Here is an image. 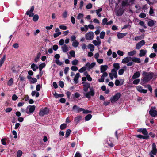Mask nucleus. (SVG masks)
Returning <instances> with one entry per match:
<instances>
[{"label": "nucleus", "mask_w": 157, "mask_h": 157, "mask_svg": "<svg viewBox=\"0 0 157 157\" xmlns=\"http://www.w3.org/2000/svg\"><path fill=\"white\" fill-rule=\"evenodd\" d=\"M143 77L142 78L140 84L144 85L145 83L150 81L154 76V73L152 72H147L145 71L143 72Z\"/></svg>", "instance_id": "nucleus-1"}, {"label": "nucleus", "mask_w": 157, "mask_h": 157, "mask_svg": "<svg viewBox=\"0 0 157 157\" xmlns=\"http://www.w3.org/2000/svg\"><path fill=\"white\" fill-rule=\"evenodd\" d=\"M132 58L130 56H127L124 58L122 60V63L124 64L127 63V66H131L133 64V63L132 61Z\"/></svg>", "instance_id": "nucleus-2"}, {"label": "nucleus", "mask_w": 157, "mask_h": 157, "mask_svg": "<svg viewBox=\"0 0 157 157\" xmlns=\"http://www.w3.org/2000/svg\"><path fill=\"white\" fill-rule=\"evenodd\" d=\"M84 96L88 98H90L91 96H94L95 94L94 90L93 87L90 88V90L89 92H83Z\"/></svg>", "instance_id": "nucleus-3"}, {"label": "nucleus", "mask_w": 157, "mask_h": 157, "mask_svg": "<svg viewBox=\"0 0 157 157\" xmlns=\"http://www.w3.org/2000/svg\"><path fill=\"white\" fill-rule=\"evenodd\" d=\"M35 108L36 107L35 105H29L25 109V112L28 114L30 115L34 112Z\"/></svg>", "instance_id": "nucleus-4"}, {"label": "nucleus", "mask_w": 157, "mask_h": 157, "mask_svg": "<svg viewBox=\"0 0 157 157\" xmlns=\"http://www.w3.org/2000/svg\"><path fill=\"white\" fill-rule=\"evenodd\" d=\"M94 36V32L90 31L86 34L85 37L86 40H90L93 39Z\"/></svg>", "instance_id": "nucleus-5"}, {"label": "nucleus", "mask_w": 157, "mask_h": 157, "mask_svg": "<svg viewBox=\"0 0 157 157\" xmlns=\"http://www.w3.org/2000/svg\"><path fill=\"white\" fill-rule=\"evenodd\" d=\"M155 107H151L149 111V114L152 117H155L157 116V111Z\"/></svg>", "instance_id": "nucleus-6"}, {"label": "nucleus", "mask_w": 157, "mask_h": 157, "mask_svg": "<svg viewBox=\"0 0 157 157\" xmlns=\"http://www.w3.org/2000/svg\"><path fill=\"white\" fill-rule=\"evenodd\" d=\"M121 96V94L119 93H116L114 96L111 97L110 100L111 102L113 103L117 101Z\"/></svg>", "instance_id": "nucleus-7"}, {"label": "nucleus", "mask_w": 157, "mask_h": 157, "mask_svg": "<svg viewBox=\"0 0 157 157\" xmlns=\"http://www.w3.org/2000/svg\"><path fill=\"white\" fill-rule=\"evenodd\" d=\"M49 113V109L47 107L41 109L39 112V115L41 116H43L45 115L48 114Z\"/></svg>", "instance_id": "nucleus-8"}, {"label": "nucleus", "mask_w": 157, "mask_h": 157, "mask_svg": "<svg viewBox=\"0 0 157 157\" xmlns=\"http://www.w3.org/2000/svg\"><path fill=\"white\" fill-rule=\"evenodd\" d=\"M82 84L83 85V90L84 92H87L88 91L89 88L90 89V84L88 82H82Z\"/></svg>", "instance_id": "nucleus-9"}, {"label": "nucleus", "mask_w": 157, "mask_h": 157, "mask_svg": "<svg viewBox=\"0 0 157 157\" xmlns=\"http://www.w3.org/2000/svg\"><path fill=\"white\" fill-rule=\"evenodd\" d=\"M124 10L123 7L121 6L116 11V14L117 16H121L124 13Z\"/></svg>", "instance_id": "nucleus-10"}, {"label": "nucleus", "mask_w": 157, "mask_h": 157, "mask_svg": "<svg viewBox=\"0 0 157 157\" xmlns=\"http://www.w3.org/2000/svg\"><path fill=\"white\" fill-rule=\"evenodd\" d=\"M95 65L96 63L95 62H93L91 64H90L89 62H87L85 66L86 67V68L88 70H90L93 68Z\"/></svg>", "instance_id": "nucleus-11"}, {"label": "nucleus", "mask_w": 157, "mask_h": 157, "mask_svg": "<svg viewBox=\"0 0 157 157\" xmlns=\"http://www.w3.org/2000/svg\"><path fill=\"white\" fill-rule=\"evenodd\" d=\"M152 149L150 153H151L153 155H156L157 153V149L156 147V145L155 143H153L152 144Z\"/></svg>", "instance_id": "nucleus-12"}, {"label": "nucleus", "mask_w": 157, "mask_h": 157, "mask_svg": "<svg viewBox=\"0 0 157 157\" xmlns=\"http://www.w3.org/2000/svg\"><path fill=\"white\" fill-rule=\"evenodd\" d=\"M145 43L144 40H142L140 42H139L136 46V48L137 49H140L142 46Z\"/></svg>", "instance_id": "nucleus-13"}, {"label": "nucleus", "mask_w": 157, "mask_h": 157, "mask_svg": "<svg viewBox=\"0 0 157 157\" xmlns=\"http://www.w3.org/2000/svg\"><path fill=\"white\" fill-rule=\"evenodd\" d=\"M72 109L75 112L78 113L82 112V110H83V108H79L76 105H75L73 106Z\"/></svg>", "instance_id": "nucleus-14"}, {"label": "nucleus", "mask_w": 157, "mask_h": 157, "mask_svg": "<svg viewBox=\"0 0 157 157\" xmlns=\"http://www.w3.org/2000/svg\"><path fill=\"white\" fill-rule=\"evenodd\" d=\"M136 88L138 91L141 93H146L147 92V90L143 89V87L140 86H137Z\"/></svg>", "instance_id": "nucleus-15"}, {"label": "nucleus", "mask_w": 157, "mask_h": 157, "mask_svg": "<svg viewBox=\"0 0 157 157\" xmlns=\"http://www.w3.org/2000/svg\"><path fill=\"white\" fill-rule=\"evenodd\" d=\"M108 75V74L106 72H104L103 73L101 78L98 79V82H103L104 81L105 77H106Z\"/></svg>", "instance_id": "nucleus-16"}, {"label": "nucleus", "mask_w": 157, "mask_h": 157, "mask_svg": "<svg viewBox=\"0 0 157 157\" xmlns=\"http://www.w3.org/2000/svg\"><path fill=\"white\" fill-rule=\"evenodd\" d=\"M124 80L123 79H121L119 80L117 79L115 82V84L116 86H121L123 84Z\"/></svg>", "instance_id": "nucleus-17"}, {"label": "nucleus", "mask_w": 157, "mask_h": 157, "mask_svg": "<svg viewBox=\"0 0 157 157\" xmlns=\"http://www.w3.org/2000/svg\"><path fill=\"white\" fill-rule=\"evenodd\" d=\"M130 5V2L128 0H124L122 2L121 7H122Z\"/></svg>", "instance_id": "nucleus-18"}, {"label": "nucleus", "mask_w": 157, "mask_h": 157, "mask_svg": "<svg viewBox=\"0 0 157 157\" xmlns=\"http://www.w3.org/2000/svg\"><path fill=\"white\" fill-rule=\"evenodd\" d=\"M108 68V66L106 65H102L100 66V71L101 73H104Z\"/></svg>", "instance_id": "nucleus-19"}, {"label": "nucleus", "mask_w": 157, "mask_h": 157, "mask_svg": "<svg viewBox=\"0 0 157 157\" xmlns=\"http://www.w3.org/2000/svg\"><path fill=\"white\" fill-rule=\"evenodd\" d=\"M27 78L32 83H34L37 81V79L36 78H33L30 76H27Z\"/></svg>", "instance_id": "nucleus-20"}, {"label": "nucleus", "mask_w": 157, "mask_h": 157, "mask_svg": "<svg viewBox=\"0 0 157 157\" xmlns=\"http://www.w3.org/2000/svg\"><path fill=\"white\" fill-rule=\"evenodd\" d=\"M62 50L63 52H66L69 50V48L68 46L64 44L61 47Z\"/></svg>", "instance_id": "nucleus-21"}, {"label": "nucleus", "mask_w": 157, "mask_h": 157, "mask_svg": "<svg viewBox=\"0 0 157 157\" xmlns=\"http://www.w3.org/2000/svg\"><path fill=\"white\" fill-rule=\"evenodd\" d=\"M141 132L144 135V136H145V138H147L148 139L149 138V136L148 135V133L146 129H143Z\"/></svg>", "instance_id": "nucleus-22"}, {"label": "nucleus", "mask_w": 157, "mask_h": 157, "mask_svg": "<svg viewBox=\"0 0 157 157\" xmlns=\"http://www.w3.org/2000/svg\"><path fill=\"white\" fill-rule=\"evenodd\" d=\"M80 74L78 73H77L74 78V82L76 84L78 83V79L79 77Z\"/></svg>", "instance_id": "nucleus-23"}, {"label": "nucleus", "mask_w": 157, "mask_h": 157, "mask_svg": "<svg viewBox=\"0 0 157 157\" xmlns=\"http://www.w3.org/2000/svg\"><path fill=\"white\" fill-rule=\"evenodd\" d=\"M127 33H119L117 34V37L119 39L122 38L127 34Z\"/></svg>", "instance_id": "nucleus-24"}, {"label": "nucleus", "mask_w": 157, "mask_h": 157, "mask_svg": "<svg viewBox=\"0 0 157 157\" xmlns=\"http://www.w3.org/2000/svg\"><path fill=\"white\" fill-rule=\"evenodd\" d=\"M102 10V8L101 7H100L99 9L95 10V12L96 13V14L98 17H101V15L100 13V12H101Z\"/></svg>", "instance_id": "nucleus-25"}, {"label": "nucleus", "mask_w": 157, "mask_h": 157, "mask_svg": "<svg viewBox=\"0 0 157 157\" xmlns=\"http://www.w3.org/2000/svg\"><path fill=\"white\" fill-rule=\"evenodd\" d=\"M140 74L139 71H136L135 73L132 76V78L133 79L136 78L140 76Z\"/></svg>", "instance_id": "nucleus-26"}, {"label": "nucleus", "mask_w": 157, "mask_h": 157, "mask_svg": "<svg viewBox=\"0 0 157 157\" xmlns=\"http://www.w3.org/2000/svg\"><path fill=\"white\" fill-rule=\"evenodd\" d=\"M147 51L146 50L141 49L140 51V53L139 56L140 57L144 56L147 53Z\"/></svg>", "instance_id": "nucleus-27"}, {"label": "nucleus", "mask_w": 157, "mask_h": 157, "mask_svg": "<svg viewBox=\"0 0 157 157\" xmlns=\"http://www.w3.org/2000/svg\"><path fill=\"white\" fill-rule=\"evenodd\" d=\"M82 118V116L80 115L78 116L75 118L74 120L75 121V122H76V124L79 123L80 121L81 120Z\"/></svg>", "instance_id": "nucleus-28"}, {"label": "nucleus", "mask_w": 157, "mask_h": 157, "mask_svg": "<svg viewBox=\"0 0 157 157\" xmlns=\"http://www.w3.org/2000/svg\"><path fill=\"white\" fill-rule=\"evenodd\" d=\"M6 59V55H4L3 57L1 58L0 60V67L4 63Z\"/></svg>", "instance_id": "nucleus-29"}, {"label": "nucleus", "mask_w": 157, "mask_h": 157, "mask_svg": "<svg viewBox=\"0 0 157 157\" xmlns=\"http://www.w3.org/2000/svg\"><path fill=\"white\" fill-rule=\"evenodd\" d=\"M114 68L112 70H114L115 71H117V70L120 68L119 64L118 63H115L113 65Z\"/></svg>", "instance_id": "nucleus-30"}, {"label": "nucleus", "mask_w": 157, "mask_h": 157, "mask_svg": "<svg viewBox=\"0 0 157 157\" xmlns=\"http://www.w3.org/2000/svg\"><path fill=\"white\" fill-rule=\"evenodd\" d=\"M132 58V61L133 62H134L135 63H140L141 62L140 58L135 57H133Z\"/></svg>", "instance_id": "nucleus-31"}, {"label": "nucleus", "mask_w": 157, "mask_h": 157, "mask_svg": "<svg viewBox=\"0 0 157 157\" xmlns=\"http://www.w3.org/2000/svg\"><path fill=\"white\" fill-rule=\"evenodd\" d=\"M155 23V21L150 19L148 22L147 25L149 26L152 27L154 25Z\"/></svg>", "instance_id": "nucleus-32"}, {"label": "nucleus", "mask_w": 157, "mask_h": 157, "mask_svg": "<svg viewBox=\"0 0 157 157\" xmlns=\"http://www.w3.org/2000/svg\"><path fill=\"white\" fill-rule=\"evenodd\" d=\"M31 68L33 71H36V70L38 68V66L34 63H33L31 66Z\"/></svg>", "instance_id": "nucleus-33"}, {"label": "nucleus", "mask_w": 157, "mask_h": 157, "mask_svg": "<svg viewBox=\"0 0 157 157\" xmlns=\"http://www.w3.org/2000/svg\"><path fill=\"white\" fill-rule=\"evenodd\" d=\"M54 95L56 98H58L59 97L61 98L64 96V95L63 94H58L55 92V94H54Z\"/></svg>", "instance_id": "nucleus-34"}, {"label": "nucleus", "mask_w": 157, "mask_h": 157, "mask_svg": "<svg viewBox=\"0 0 157 157\" xmlns=\"http://www.w3.org/2000/svg\"><path fill=\"white\" fill-rule=\"evenodd\" d=\"M93 43L97 46H99L101 43V41H98L96 40H94L92 41Z\"/></svg>", "instance_id": "nucleus-35"}, {"label": "nucleus", "mask_w": 157, "mask_h": 157, "mask_svg": "<svg viewBox=\"0 0 157 157\" xmlns=\"http://www.w3.org/2000/svg\"><path fill=\"white\" fill-rule=\"evenodd\" d=\"M33 96H34L35 95L36 97H38L39 96L40 94L38 92L36 91H32L31 94Z\"/></svg>", "instance_id": "nucleus-36"}, {"label": "nucleus", "mask_w": 157, "mask_h": 157, "mask_svg": "<svg viewBox=\"0 0 157 157\" xmlns=\"http://www.w3.org/2000/svg\"><path fill=\"white\" fill-rule=\"evenodd\" d=\"M88 48L90 49L91 51H93L94 49V46L91 44H90L88 46Z\"/></svg>", "instance_id": "nucleus-37"}, {"label": "nucleus", "mask_w": 157, "mask_h": 157, "mask_svg": "<svg viewBox=\"0 0 157 157\" xmlns=\"http://www.w3.org/2000/svg\"><path fill=\"white\" fill-rule=\"evenodd\" d=\"M79 43L77 41V40H75L72 42V46L75 48H77L78 46Z\"/></svg>", "instance_id": "nucleus-38"}, {"label": "nucleus", "mask_w": 157, "mask_h": 157, "mask_svg": "<svg viewBox=\"0 0 157 157\" xmlns=\"http://www.w3.org/2000/svg\"><path fill=\"white\" fill-rule=\"evenodd\" d=\"M88 26L87 25H84V27H81L80 28V30L82 31H85L86 32L88 30Z\"/></svg>", "instance_id": "nucleus-39"}, {"label": "nucleus", "mask_w": 157, "mask_h": 157, "mask_svg": "<svg viewBox=\"0 0 157 157\" xmlns=\"http://www.w3.org/2000/svg\"><path fill=\"white\" fill-rule=\"evenodd\" d=\"M111 73L115 78H117V71H115L114 70H112L111 71Z\"/></svg>", "instance_id": "nucleus-40"}, {"label": "nucleus", "mask_w": 157, "mask_h": 157, "mask_svg": "<svg viewBox=\"0 0 157 157\" xmlns=\"http://www.w3.org/2000/svg\"><path fill=\"white\" fill-rule=\"evenodd\" d=\"M46 66V64L44 63H42L41 64H40L39 67L38 68H39V70L41 71L42 70L43 68H44Z\"/></svg>", "instance_id": "nucleus-41"}, {"label": "nucleus", "mask_w": 157, "mask_h": 157, "mask_svg": "<svg viewBox=\"0 0 157 157\" xmlns=\"http://www.w3.org/2000/svg\"><path fill=\"white\" fill-rule=\"evenodd\" d=\"M136 53V52L135 50H133L128 52V55L129 56H133Z\"/></svg>", "instance_id": "nucleus-42"}, {"label": "nucleus", "mask_w": 157, "mask_h": 157, "mask_svg": "<svg viewBox=\"0 0 157 157\" xmlns=\"http://www.w3.org/2000/svg\"><path fill=\"white\" fill-rule=\"evenodd\" d=\"M92 117V116L91 114H88L85 117V120L86 121H89L91 119Z\"/></svg>", "instance_id": "nucleus-43"}, {"label": "nucleus", "mask_w": 157, "mask_h": 157, "mask_svg": "<svg viewBox=\"0 0 157 157\" xmlns=\"http://www.w3.org/2000/svg\"><path fill=\"white\" fill-rule=\"evenodd\" d=\"M13 83V80L12 78H11L8 81L7 84L9 86L12 85Z\"/></svg>", "instance_id": "nucleus-44"}, {"label": "nucleus", "mask_w": 157, "mask_h": 157, "mask_svg": "<svg viewBox=\"0 0 157 157\" xmlns=\"http://www.w3.org/2000/svg\"><path fill=\"white\" fill-rule=\"evenodd\" d=\"M41 55V54L39 53L37 55L36 57L34 59V61L36 63L39 60Z\"/></svg>", "instance_id": "nucleus-45"}, {"label": "nucleus", "mask_w": 157, "mask_h": 157, "mask_svg": "<svg viewBox=\"0 0 157 157\" xmlns=\"http://www.w3.org/2000/svg\"><path fill=\"white\" fill-rule=\"evenodd\" d=\"M39 19V16L37 14L34 15L33 18V20L34 21H37Z\"/></svg>", "instance_id": "nucleus-46"}, {"label": "nucleus", "mask_w": 157, "mask_h": 157, "mask_svg": "<svg viewBox=\"0 0 157 157\" xmlns=\"http://www.w3.org/2000/svg\"><path fill=\"white\" fill-rule=\"evenodd\" d=\"M86 67L83 66L79 70V72L80 73H82L86 70Z\"/></svg>", "instance_id": "nucleus-47"}, {"label": "nucleus", "mask_w": 157, "mask_h": 157, "mask_svg": "<svg viewBox=\"0 0 157 157\" xmlns=\"http://www.w3.org/2000/svg\"><path fill=\"white\" fill-rule=\"evenodd\" d=\"M67 124H66L63 123L60 126V128L61 130L65 129L67 127Z\"/></svg>", "instance_id": "nucleus-48"}, {"label": "nucleus", "mask_w": 157, "mask_h": 157, "mask_svg": "<svg viewBox=\"0 0 157 157\" xmlns=\"http://www.w3.org/2000/svg\"><path fill=\"white\" fill-rule=\"evenodd\" d=\"M105 35V32L104 31L101 32L100 35V37L102 39H104Z\"/></svg>", "instance_id": "nucleus-49"}, {"label": "nucleus", "mask_w": 157, "mask_h": 157, "mask_svg": "<svg viewBox=\"0 0 157 157\" xmlns=\"http://www.w3.org/2000/svg\"><path fill=\"white\" fill-rule=\"evenodd\" d=\"M108 20L107 18H105L103 19L102 20V24L103 25H106L107 23Z\"/></svg>", "instance_id": "nucleus-50"}, {"label": "nucleus", "mask_w": 157, "mask_h": 157, "mask_svg": "<svg viewBox=\"0 0 157 157\" xmlns=\"http://www.w3.org/2000/svg\"><path fill=\"white\" fill-rule=\"evenodd\" d=\"M86 74H87L86 75V79H87V80L89 81H91L92 80V78L90 76L87 74V73H85V75H86Z\"/></svg>", "instance_id": "nucleus-51"}, {"label": "nucleus", "mask_w": 157, "mask_h": 157, "mask_svg": "<svg viewBox=\"0 0 157 157\" xmlns=\"http://www.w3.org/2000/svg\"><path fill=\"white\" fill-rule=\"evenodd\" d=\"M68 16V12L67 11L65 10L62 14V16L64 18H66Z\"/></svg>", "instance_id": "nucleus-52"}, {"label": "nucleus", "mask_w": 157, "mask_h": 157, "mask_svg": "<svg viewBox=\"0 0 157 157\" xmlns=\"http://www.w3.org/2000/svg\"><path fill=\"white\" fill-rule=\"evenodd\" d=\"M147 3L149 5H152L154 3H155V1L154 0H146Z\"/></svg>", "instance_id": "nucleus-53"}, {"label": "nucleus", "mask_w": 157, "mask_h": 157, "mask_svg": "<svg viewBox=\"0 0 157 157\" xmlns=\"http://www.w3.org/2000/svg\"><path fill=\"white\" fill-rule=\"evenodd\" d=\"M19 79L21 81H25V77L23 76H22L21 75H20L19 77Z\"/></svg>", "instance_id": "nucleus-54"}, {"label": "nucleus", "mask_w": 157, "mask_h": 157, "mask_svg": "<svg viewBox=\"0 0 157 157\" xmlns=\"http://www.w3.org/2000/svg\"><path fill=\"white\" fill-rule=\"evenodd\" d=\"M78 60L75 59L72 61L71 64L73 65H76L78 64Z\"/></svg>", "instance_id": "nucleus-55"}, {"label": "nucleus", "mask_w": 157, "mask_h": 157, "mask_svg": "<svg viewBox=\"0 0 157 157\" xmlns=\"http://www.w3.org/2000/svg\"><path fill=\"white\" fill-rule=\"evenodd\" d=\"M146 14L143 12L141 13L139 15V17L141 18H144L146 17Z\"/></svg>", "instance_id": "nucleus-56"}, {"label": "nucleus", "mask_w": 157, "mask_h": 157, "mask_svg": "<svg viewBox=\"0 0 157 157\" xmlns=\"http://www.w3.org/2000/svg\"><path fill=\"white\" fill-rule=\"evenodd\" d=\"M125 70L123 69H121L118 71V74L120 75H122L123 74Z\"/></svg>", "instance_id": "nucleus-57"}, {"label": "nucleus", "mask_w": 157, "mask_h": 157, "mask_svg": "<svg viewBox=\"0 0 157 157\" xmlns=\"http://www.w3.org/2000/svg\"><path fill=\"white\" fill-rule=\"evenodd\" d=\"M69 54L72 57H75V52L74 50L71 51L69 52Z\"/></svg>", "instance_id": "nucleus-58"}, {"label": "nucleus", "mask_w": 157, "mask_h": 157, "mask_svg": "<svg viewBox=\"0 0 157 157\" xmlns=\"http://www.w3.org/2000/svg\"><path fill=\"white\" fill-rule=\"evenodd\" d=\"M152 48L154 49L155 52H157V44L155 43L153 44Z\"/></svg>", "instance_id": "nucleus-59"}, {"label": "nucleus", "mask_w": 157, "mask_h": 157, "mask_svg": "<svg viewBox=\"0 0 157 157\" xmlns=\"http://www.w3.org/2000/svg\"><path fill=\"white\" fill-rule=\"evenodd\" d=\"M71 131L70 129H68L66 131V132L65 134V137L66 138H67L69 136L70 134Z\"/></svg>", "instance_id": "nucleus-60"}, {"label": "nucleus", "mask_w": 157, "mask_h": 157, "mask_svg": "<svg viewBox=\"0 0 157 157\" xmlns=\"http://www.w3.org/2000/svg\"><path fill=\"white\" fill-rule=\"evenodd\" d=\"M55 62H56V63L57 65H58L59 66H61L63 64V63L60 62V60L58 59H56L55 61Z\"/></svg>", "instance_id": "nucleus-61"}, {"label": "nucleus", "mask_w": 157, "mask_h": 157, "mask_svg": "<svg viewBox=\"0 0 157 157\" xmlns=\"http://www.w3.org/2000/svg\"><path fill=\"white\" fill-rule=\"evenodd\" d=\"M140 82V79L139 78H137L134 80L133 81V83L134 84H138Z\"/></svg>", "instance_id": "nucleus-62"}, {"label": "nucleus", "mask_w": 157, "mask_h": 157, "mask_svg": "<svg viewBox=\"0 0 157 157\" xmlns=\"http://www.w3.org/2000/svg\"><path fill=\"white\" fill-rule=\"evenodd\" d=\"M117 53L120 56H122L124 55V52L123 51H122L120 50H118L117 52Z\"/></svg>", "instance_id": "nucleus-63"}, {"label": "nucleus", "mask_w": 157, "mask_h": 157, "mask_svg": "<svg viewBox=\"0 0 157 157\" xmlns=\"http://www.w3.org/2000/svg\"><path fill=\"white\" fill-rule=\"evenodd\" d=\"M59 28L63 30H65L67 29V27L66 26L63 25H60L59 26Z\"/></svg>", "instance_id": "nucleus-64"}]
</instances>
